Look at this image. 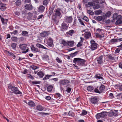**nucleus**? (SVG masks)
<instances>
[{
  "mask_svg": "<svg viewBox=\"0 0 122 122\" xmlns=\"http://www.w3.org/2000/svg\"><path fill=\"white\" fill-rule=\"evenodd\" d=\"M72 20L73 18L71 16H67L65 17V20L66 23H71L72 21Z\"/></svg>",
  "mask_w": 122,
  "mask_h": 122,
  "instance_id": "nucleus-9",
  "label": "nucleus"
},
{
  "mask_svg": "<svg viewBox=\"0 0 122 122\" xmlns=\"http://www.w3.org/2000/svg\"><path fill=\"white\" fill-rule=\"evenodd\" d=\"M112 14V13L110 11H108L105 14L106 17H109Z\"/></svg>",
  "mask_w": 122,
  "mask_h": 122,
  "instance_id": "nucleus-54",
  "label": "nucleus"
},
{
  "mask_svg": "<svg viewBox=\"0 0 122 122\" xmlns=\"http://www.w3.org/2000/svg\"><path fill=\"white\" fill-rule=\"evenodd\" d=\"M74 41H68L67 46H68L71 47L73 46H74Z\"/></svg>",
  "mask_w": 122,
  "mask_h": 122,
  "instance_id": "nucleus-36",
  "label": "nucleus"
},
{
  "mask_svg": "<svg viewBox=\"0 0 122 122\" xmlns=\"http://www.w3.org/2000/svg\"><path fill=\"white\" fill-rule=\"evenodd\" d=\"M18 33V31L16 30H14L13 32H10V33L12 35H16Z\"/></svg>",
  "mask_w": 122,
  "mask_h": 122,
  "instance_id": "nucleus-53",
  "label": "nucleus"
},
{
  "mask_svg": "<svg viewBox=\"0 0 122 122\" xmlns=\"http://www.w3.org/2000/svg\"><path fill=\"white\" fill-rule=\"evenodd\" d=\"M95 13L96 15H99L102 13V11L100 10H98L95 11Z\"/></svg>",
  "mask_w": 122,
  "mask_h": 122,
  "instance_id": "nucleus-49",
  "label": "nucleus"
},
{
  "mask_svg": "<svg viewBox=\"0 0 122 122\" xmlns=\"http://www.w3.org/2000/svg\"><path fill=\"white\" fill-rule=\"evenodd\" d=\"M8 88L9 89L11 90L12 91V92H11V93H13L16 95L22 94V92L18 90L17 87L10 85L8 86Z\"/></svg>",
  "mask_w": 122,
  "mask_h": 122,
  "instance_id": "nucleus-1",
  "label": "nucleus"
},
{
  "mask_svg": "<svg viewBox=\"0 0 122 122\" xmlns=\"http://www.w3.org/2000/svg\"><path fill=\"white\" fill-rule=\"evenodd\" d=\"M36 109L39 111H42L44 108L41 105H38L36 106Z\"/></svg>",
  "mask_w": 122,
  "mask_h": 122,
  "instance_id": "nucleus-33",
  "label": "nucleus"
},
{
  "mask_svg": "<svg viewBox=\"0 0 122 122\" xmlns=\"http://www.w3.org/2000/svg\"><path fill=\"white\" fill-rule=\"evenodd\" d=\"M31 49L32 51H34L36 52H39L40 51V50L38 49L37 48L35 47L33 45H31Z\"/></svg>",
  "mask_w": 122,
  "mask_h": 122,
  "instance_id": "nucleus-17",
  "label": "nucleus"
},
{
  "mask_svg": "<svg viewBox=\"0 0 122 122\" xmlns=\"http://www.w3.org/2000/svg\"><path fill=\"white\" fill-rule=\"evenodd\" d=\"M75 33V31L73 30H70L68 32H66V34L68 35H70L71 36L73 34Z\"/></svg>",
  "mask_w": 122,
  "mask_h": 122,
  "instance_id": "nucleus-29",
  "label": "nucleus"
},
{
  "mask_svg": "<svg viewBox=\"0 0 122 122\" xmlns=\"http://www.w3.org/2000/svg\"><path fill=\"white\" fill-rule=\"evenodd\" d=\"M53 86L52 85H50L48 86L47 88V90L48 92H51L52 91L53 88Z\"/></svg>",
  "mask_w": 122,
  "mask_h": 122,
  "instance_id": "nucleus-26",
  "label": "nucleus"
},
{
  "mask_svg": "<svg viewBox=\"0 0 122 122\" xmlns=\"http://www.w3.org/2000/svg\"><path fill=\"white\" fill-rule=\"evenodd\" d=\"M68 26L67 24L63 22L61 24V30L64 31L67 30Z\"/></svg>",
  "mask_w": 122,
  "mask_h": 122,
  "instance_id": "nucleus-7",
  "label": "nucleus"
},
{
  "mask_svg": "<svg viewBox=\"0 0 122 122\" xmlns=\"http://www.w3.org/2000/svg\"><path fill=\"white\" fill-rule=\"evenodd\" d=\"M96 117L97 120L99 119L100 118H103L101 113H97L96 115Z\"/></svg>",
  "mask_w": 122,
  "mask_h": 122,
  "instance_id": "nucleus-34",
  "label": "nucleus"
},
{
  "mask_svg": "<svg viewBox=\"0 0 122 122\" xmlns=\"http://www.w3.org/2000/svg\"><path fill=\"white\" fill-rule=\"evenodd\" d=\"M61 9L60 8H58L56 9H55L54 11L55 13L53 15L55 17L58 16L60 17L61 15V13L60 11L61 10Z\"/></svg>",
  "mask_w": 122,
  "mask_h": 122,
  "instance_id": "nucleus-6",
  "label": "nucleus"
},
{
  "mask_svg": "<svg viewBox=\"0 0 122 122\" xmlns=\"http://www.w3.org/2000/svg\"><path fill=\"white\" fill-rule=\"evenodd\" d=\"M9 54H10V56H12V58L14 59H15L16 57V56L15 54H14L12 52H10L9 51H6Z\"/></svg>",
  "mask_w": 122,
  "mask_h": 122,
  "instance_id": "nucleus-35",
  "label": "nucleus"
},
{
  "mask_svg": "<svg viewBox=\"0 0 122 122\" xmlns=\"http://www.w3.org/2000/svg\"><path fill=\"white\" fill-rule=\"evenodd\" d=\"M71 88L68 87L67 88L66 91L68 93H70L71 91Z\"/></svg>",
  "mask_w": 122,
  "mask_h": 122,
  "instance_id": "nucleus-64",
  "label": "nucleus"
},
{
  "mask_svg": "<svg viewBox=\"0 0 122 122\" xmlns=\"http://www.w3.org/2000/svg\"><path fill=\"white\" fill-rule=\"evenodd\" d=\"M52 19L53 21L54 22V23L56 25H57L58 22V21L56 19V17H55L54 18H52Z\"/></svg>",
  "mask_w": 122,
  "mask_h": 122,
  "instance_id": "nucleus-46",
  "label": "nucleus"
},
{
  "mask_svg": "<svg viewBox=\"0 0 122 122\" xmlns=\"http://www.w3.org/2000/svg\"><path fill=\"white\" fill-rule=\"evenodd\" d=\"M94 19L98 21H102V16H95L94 17Z\"/></svg>",
  "mask_w": 122,
  "mask_h": 122,
  "instance_id": "nucleus-20",
  "label": "nucleus"
},
{
  "mask_svg": "<svg viewBox=\"0 0 122 122\" xmlns=\"http://www.w3.org/2000/svg\"><path fill=\"white\" fill-rule=\"evenodd\" d=\"M28 104L30 107H34L36 106L35 103L31 101H29L28 103Z\"/></svg>",
  "mask_w": 122,
  "mask_h": 122,
  "instance_id": "nucleus-21",
  "label": "nucleus"
},
{
  "mask_svg": "<svg viewBox=\"0 0 122 122\" xmlns=\"http://www.w3.org/2000/svg\"><path fill=\"white\" fill-rule=\"evenodd\" d=\"M97 45L98 46L97 44L91 45L90 49L92 51L95 50L97 48Z\"/></svg>",
  "mask_w": 122,
  "mask_h": 122,
  "instance_id": "nucleus-18",
  "label": "nucleus"
},
{
  "mask_svg": "<svg viewBox=\"0 0 122 122\" xmlns=\"http://www.w3.org/2000/svg\"><path fill=\"white\" fill-rule=\"evenodd\" d=\"M119 39H113L110 40L111 43H115L116 42H119Z\"/></svg>",
  "mask_w": 122,
  "mask_h": 122,
  "instance_id": "nucleus-38",
  "label": "nucleus"
},
{
  "mask_svg": "<svg viewBox=\"0 0 122 122\" xmlns=\"http://www.w3.org/2000/svg\"><path fill=\"white\" fill-rule=\"evenodd\" d=\"M50 34V32L49 31H44L40 33L41 36L42 37H45L48 36Z\"/></svg>",
  "mask_w": 122,
  "mask_h": 122,
  "instance_id": "nucleus-8",
  "label": "nucleus"
},
{
  "mask_svg": "<svg viewBox=\"0 0 122 122\" xmlns=\"http://www.w3.org/2000/svg\"><path fill=\"white\" fill-rule=\"evenodd\" d=\"M45 8V7L43 5H41L38 7V10L39 12L42 13L44 12Z\"/></svg>",
  "mask_w": 122,
  "mask_h": 122,
  "instance_id": "nucleus-14",
  "label": "nucleus"
},
{
  "mask_svg": "<svg viewBox=\"0 0 122 122\" xmlns=\"http://www.w3.org/2000/svg\"><path fill=\"white\" fill-rule=\"evenodd\" d=\"M121 20H117L116 22L115 23V24L116 25H118L120 24H121Z\"/></svg>",
  "mask_w": 122,
  "mask_h": 122,
  "instance_id": "nucleus-62",
  "label": "nucleus"
},
{
  "mask_svg": "<svg viewBox=\"0 0 122 122\" xmlns=\"http://www.w3.org/2000/svg\"><path fill=\"white\" fill-rule=\"evenodd\" d=\"M118 16V14L117 13H115L113 15L112 18L113 19L116 20L117 19V17Z\"/></svg>",
  "mask_w": 122,
  "mask_h": 122,
  "instance_id": "nucleus-44",
  "label": "nucleus"
},
{
  "mask_svg": "<svg viewBox=\"0 0 122 122\" xmlns=\"http://www.w3.org/2000/svg\"><path fill=\"white\" fill-rule=\"evenodd\" d=\"M118 110H111L110 111L108 112V116L110 117H112L113 116H116L118 115V114L117 112Z\"/></svg>",
  "mask_w": 122,
  "mask_h": 122,
  "instance_id": "nucleus-4",
  "label": "nucleus"
},
{
  "mask_svg": "<svg viewBox=\"0 0 122 122\" xmlns=\"http://www.w3.org/2000/svg\"><path fill=\"white\" fill-rule=\"evenodd\" d=\"M61 44H62L64 46H67L68 41L66 42L64 40H62L61 41Z\"/></svg>",
  "mask_w": 122,
  "mask_h": 122,
  "instance_id": "nucleus-37",
  "label": "nucleus"
},
{
  "mask_svg": "<svg viewBox=\"0 0 122 122\" xmlns=\"http://www.w3.org/2000/svg\"><path fill=\"white\" fill-rule=\"evenodd\" d=\"M55 7L53 5L51 7H50L49 8V13L50 15H51L52 14Z\"/></svg>",
  "mask_w": 122,
  "mask_h": 122,
  "instance_id": "nucleus-19",
  "label": "nucleus"
},
{
  "mask_svg": "<svg viewBox=\"0 0 122 122\" xmlns=\"http://www.w3.org/2000/svg\"><path fill=\"white\" fill-rule=\"evenodd\" d=\"M79 52L78 51H77L73 53H72L70 54V56L71 57H74L77 55L78 52Z\"/></svg>",
  "mask_w": 122,
  "mask_h": 122,
  "instance_id": "nucleus-39",
  "label": "nucleus"
},
{
  "mask_svg": "<svg viewBox=\"0 0 122 122\" xmlns=\"http://www.w3.org/2000/svg\"><path fill=\"white\" fill-rule=\"evenodd\" d=\"M37 74L40 78H42L44 75V73L41 71H40L37 72Z\"/></svg>",
  "mask_w": 122,
  "mask_h": 122,
  "instance_id": "nucleus-22",
  "label": "nucleus"
},
{
  "mask_svg": "<svg viewBox=\"0 0 122 122\" xmlns=\"http://www.w3.org/2000/svg\"><path fill=\"white\" fill-rule=\"evenodd\" d=\"M25 9L28 10H32L33 9V6L31 4H26L24 6Z\"/></svg>",
  "mask_w": 122,
  "mask_h": 122,
  "instance_id": "nucleus-11",
  "label": "nucleus"
},
{
  "mask_svg": "<svg viewBox=\"0 0 122 122\" xmlns=\"http://www.w3.org/2000/svg\"><path fill=\"white\" fill-rule=\"evenodd\" d=\"M21 35L24 36H28V32L26 31H22V33H21Z\"/></svg>",
  "mask_w": 122,
  "mask_h": 122,
  "instance_id": "nucleus-25",
  "label": "nucleus"
},
{
  "mask_svg": "<svg viewBox=\"0 0 122 122\" xmlns=\"http://www.w3.org/2000/svg\"><path fill=\"white\" fill-rule=\"evenodd\" d=\"M50 77L49 76V75H45V77L43 79V80H45L47 79H49Z\"/></svg>",
  "mask_w": 122,
  "mask_h": 122,
  "instance_id": "nucleus-60",
  "label": "nucleus"
},
{
  "mask_svg": "<svg viewBox=\"0 0 122 122\" xmlns=\"http://www.w3.org/2000/svg\"><path fill=\"white\" fill-rule=\"evenodd\" d=\"M94 89L93 87L91 86H89L87 87V89L88 91L92 90Z\"/></svg>",
  "mask_w": 122,
  "mask_h": 122,
  "instance_id": "nucleus-50",
  "label": "nucleus"
},
{
  "mask_svg": "<svg viewBox=\"0 0 122 122\" xmlns=\"http://www.w3.org/2000/svg\"><path fill=\"white\" fill-rule=\"evenodd\" d=\"M56 60L57 62L58 63H62V60H61L58 57H57Z\"/></svg>",
  "mask_w": 122,
  "mask_h": 122,
  "instance_id": "nucleus-59",
  "label": "nucleus"
},
{
  "mask_svg": "<svg viewBox=\"0 0 122 122\" xmlns=\"http://www.w3.org/2000/svg\"><path fill=\"white\" fill-rule=\"evenodd\" d=\"M108 97L110 99H113L115 97L114 96L113 94L112 93H110L109 94Z\"/></svg>",
  "mask_w": 122,
  "mask_h": 122,
  "instance_id": "nucleus-56",
  "label": "nucleus"
},
{
  "mask_svg": "<svg viewBox=\"0 0 122 122\" xmlns=\"http://www.w3.org/2000/svg\"><path fill=\"white\" fill-rule=\"evenodd\" d=\"M87 111L85 110H83L82 111L81 113L80 114L81 116H82V115H86L87 113Z\"/></svg>",
  "mask_w": 122,
  "mask_h": 122,
  "instance_id": "nucleus-52",
  "label": "nucleus"
},
{
  "mask_svg": "<svg viewBox=\"0 0 122 122\" xmlns=\"http://www.w3.org/2000/svg\"><path fill=\"white\" fill-rule=\"evenodd\" d=\"M70 82V81L67 80H66L65 79L62 80H60V84L63 85H65L66 84H68Z\"/></svg>",
  "mask_w": 122,
  "mask_h": 122,
  "instance_id": "nucleus-15",
  "label": "nucleus"
},
{
  "mask_svg": "<svg viewBox=\"0 0 122 122\" xmlns=\"http://www.w3.org/2000/svg\"><path fill=\"white\" fill-rule=\"evenodd\" d=\"M28 15L27 16V19L28 20H30L32 19V17L33 16V13L30 12H29L28 13Z\"/></svg>",
  "mask_w": 122,
  "mask_h": 122,
  "instance_id": "nucleus-24",
  "label": "nucleus"
},
{
  "mask_svg": "<svg viewBox=\"0 0 122 122\" xmlns=\"http://www.w3.org/2000/svg\"><path fill=\"white\" fill-rule=\"evenodd\" d=\"M19 47L20 50L23 51H22V53L25 54L29 51V48L27 47L26 44H20L19 46Z\"/></svg>",
  "mask_w": 122,
  "mask_h": 122,
  "instance_id": "nucleus-2",
  "label": "nucleus"
},
{
  "mask_svg": "<svg viewBox=\"0 0 122 122\" xmlns=\"http://www.w3.org/2000/svg\"><path fill=\"white\" fill-rule=\"evenodd\" d=\"M103 118H104L107 116V112H102L101 113Z\"/></svg>",
  "mask_w": 122,
  "mask_h": 122,
  "instance_id": "nucleus-41",
  "label": "nucleus"
},
{
  "mask_svg": "<svg viewBox=\"0 0 122 122\" xmlns=\"http://www.w3.org/2000/svg\"><path fill=\"white\" fill-rule=\"evenodd\" d=\"M1 21L3 24H6L8 21V19H5L2 17L1 19Z\"/></svg>",
  "mask_w": 122,
  "mask_h": 122,
  "instance_id": "nucleus-27",
  "label": "nucleus"
},
{
  "mask_svg": "<svg viewBox=\"0 0 122 122\" xmlns=\"http://www.w3.org/2000/svg\"><path fill=\"white\" fill-rule=\"evenodd\" d=\"M103 57V56L101 55L100 56L96 58L99 64H102L103 63V61L102 59Z\"/></svg>",
  "mask_w": 122,
  "mask_h": 122,
  "instance_id": "nucleus-12",
  "label": "nucleus"
},
{
  "mask_svg": "<svg viewBox=\"0 0 122 122\" xmlns=\"http://www.w3.org/2000/svg\"><path fill=\"white\" fill-rule=\"evenodd\" d=\"M61 95L59 93H56L54 95V97L56 99H57L58 97H61Z\"/></svg>",
  "mask_w": 122,
  "mask_h": 122,
  "instance_id": "nucleus-47",
  "label": "nucleus"
},
{
  "mask_svg": "<svg viewBox=\"0 0 122 122\" xmlns=\"http://www.w3.org/2000/svg\"><path fill=\"white\" fill-rule=\"evenodd\" d=\"M107 56L108 59L109 60H112L114 59V57L112 56L111 54H108L107 55Z\"/></svg>",
  "mask_w": 122,
  "mask_h": 122,
  "instance_id": "nucleus-32",
  "label": "nucleus"
},
{
  "mask_svg": "<svg viewBox=\"0 0 122 122\" xmlns=\"http://www.w3.org/2000/svg\"><path fill=\"white\" fill-rule=\"evenodd\" d=\"M41 82V81H32V85H34V84H40Z\"/></svg>",
  "mask_w": 122,
  "mask_h": 122,
  "instance_id": "nucleus-51",
  "label": "nucleus"
},
{
  "mask_svg": "<svg viewBox=\"0 0 122 122\" xmlns=\"http://www.w3.org/2000/svg\"><path fill=\"white\" fill-rule=\"evenodd\" d=\"M11 40L14 42H16L18 41V38L17 37L13 36L11 37Z\"/></svg>",
  "mask_w": 122,
  "mask_h": 122,
  "instance_id": "nucleus-40",
  "label": "nucleus"
},
{
  "mask_svg": "<svg viewBox=\"0 0 122 122\" xmlns=\"http://www.w3.org/2000/svg\"><path fill=\"white\" fill-rule=\"evenodd\" d=\"M102 76L100 74H96L95 76V77L97 79H101L102 80H104V78L103 77H102Z\"/></svg>",
  "mask_w": 122,
  "mask_h": 122,
  "instance_id": "nucleus-23",
  "label": "nucleus"
},
{
  "mask_svg": "<svg viewBox=\"0 0 122 122\" xmlns=\"http://www.w3.org/2000/svg\"><path fill=\"white\" fill-rule=\"evenodd\" d=\"M94 4L93 2H88V5L90 6H93V5H94Z\"/></svg>",
  "mask_w": 122,
  "mask_h": 122,
  "instance_id": "nucleus-61",
  "label": "nucleus"
},
{
  "mask_svg": "<svg viewBox=\"0 0 122 122\" xmlns=\"http://www.w3.org/2000/svg\"><path fill=\"white\" fill-rule=\"evenodd\" d=\"M89 99L91 102L93 104H97L99 101L98 98L96 96L92 97Z\"/></svg>",
  "mask_w": 122,
  "mask_h": 122,
  "instance_id": "nucleus-5",
  "label": "nucleus"
},
{
  "mask_svg": "<svg viewBox=\"0 0 122 122\" xmlns=\"http://www.w3.org/2000/svg\"><path fill=\"white\" fill-rule=\"evenodd\" d=\"M68 115L70 116L73 117L74 116V113L71 111H69L68 113Z\"/></svg>",
  "mask_w": 122,
  "mask_h": 122,
  "instance_id": "nucleus-55",
  "label": "nucleus"
},
{
  "mask_svg": "<svg viewBox=\"0 0 122 122\" xmlns=\"http://www.w3.org/2000/svg\"><path fill=\"white\" fill-rule=\"evenodd\" d=\"M95 36L97 38H99L101 39L102 37H104V35H100L98 33H96L95 34Z\"/></svg>",
  "mask_w": 122,
  "mask_h": 122,
  "instance_id": "nucleus-30",
  "label": "nucleus"
},
{
  "mask_svg": "<svg viewBox=\"0 0 122 122\" xmlns=\"http://www.w3.org/2000/svg\"><path fill=\"white\" fill-rule=\"evenodd\" d=\"M30 67L31 68H32L34 70H35L36 69L38 68V67L37 66L34 65H32L30 66Z\"/></svg>",
  "mask_w": 122,
  "mask_h": 122,
  "instance_id": "nucleus-57",
  "label": "nucleus"
},
{
  "mask_svg": "<svg viewBox=\"0 0 122 122\" xmlns=\"http://www.w3.org/2000/svg\"><path fill=\"white\" fill-rule=\"evenodd\" d=\"M121 49L119 47L117 49L115 52V53L116 54L119 53Z\"/></svg>",
  "mask_w": 122,
  "mask_h": 122,
  "instance_id": "nucleus-58",
  "label": "nucleus"
},
{
  "mask_svg": "<svg viewBox=\"0 0 122 122\" xmlns=\"http://www.w3.org/2000/svg\"><path fill=\"white\" fill-rule=\"evenodd\" d=\"M80 58H74L73 61V62L75 64H76L78 65Z\"/></svg>",
  "mask_w": 122,
  "mask_h": 122,
  "instance_id": "nucleus-31",
  "label": "nucleus"
},
{
  "mask_svg": "<svg viewBox=\"0 0 122 122\" xmlns=\"http://www.w3.org/2000/svg\"><path fill=\"white\" fill-rule=\"evenodd\" d=\"M91 36V34L90 32H88L85 35L84 37L86 39H87Z\"/></svg>",
  "mask_w": 122,
  "mask_h": 122,
  "instance_id": "nucleus-28",
  "label": "nucleus"
},
{
  "mask_svg": "<svg viewBox=\"0 0 122 122\" xmlns=\"http://www.w3.org/2000/svg\"><path fill=\"white\" fill-rule=\"evenodd\" d=\"M38 114H41V115H49V114L48 113H45L44 112H39L38 113Z\"/></svg>",
  "mask_w": 122,
  "mask_h": 122,
  "instance_id": "nucleus-63",
  "label": "nucleus"
},
{
  "mask_svg": "<svg viewBox=\"0 0 122 122\" xmlns=\"http://www.w3.org/2000/svg\"><path fill=\"white\" fill-rule=\"evenodd\" d=\"M6 5L2 2L0 3V9L2 11L5 10L7 8L6 6Z\"/></svg>",
  "mask_w": 122,
  "mask_h": 122,
  "instance_id": "nucleus-13",
  "label": "nucleus"
},
{
  "mask_svg": "<svg viewBox=\"0 0 122 122\" xmlns=\"http://www.w3.org/2000/svg\"><path fill=\"white\" fill-rule=\"evenodd\" d=\"M47 45L49 46L52 47L53 46V40L51 38L49 37L47 40Z\"/></svg>",
  "mask_w": 122,
  "mask_h": 122,
  "instance_id": "nucleus-10",
  "label": "nucleus"
},
{
  "mask_svg": "<svg viewBox=\"0 0 122 122\" xmlns=\"http://www.w3.org/2000/svg\"><path fill=\"white\" fill-rule=\"evenodd\" d=\"M17 45V44L16 43H12L11 45V47L13 49L15 50L16 48Z\"/></svg>",
  "mask_w": 122,
  "mask_h": 122,
  "instance_id": "nucleus-43",
  "label": "nucleus"
},
{
  "mask_svg": "<svg viewBox=\"0 0 122 122\" xmlns=\"http://www.w3.org/2000/svg\"><path fill=\"white\" fill-rule=\"evenodd\" d=\"M85 61H86L85 60L80 58L77 65L81 66H83L84 65Z\"/></svg>",
  "mask_w": 122,
  "mask_h": 122,
  "instance_id": "nucleus-16",
  "label": "nucleus"
},
{
  "mask_svg": "<svg viewBox=\"0 0 122 122\" xmlns=\"http://www.w3.org/2000/svg\"><path fill=\"white\" fill-rule=\"evenodd\" d=\"M49 2V0H44L42 3L44 5L47 6Z\"/></svg>",
  "mask_w": 122,
  "mask_h": 122,
  "instance_id": "nucleus-42",
  "label": "nucleus"
},
{
  "mask_svg": "<svg viewBox=\"0 0 122 122\" xmlns=\"http://www.w3.org/2000/svg\"><path fill=\"white\" fill-rule=\"evenodd\" d=\"M21 2L20 0H17L15 2V5L17 6H19L21 4Z\"/></svg>",
  "mask_w": 122,
  "mask_h": 122,
  "instance_id": "nucleus-45",
  "label": "nucleus"
},
{
  "mask_svg": "<svg viewBox=\"0 0 122 122\" xmlns=\"http://www.w3.org/2000/svg\"><path fill=\"white\" fill-rule=\"evenodd\" d=\"M105 86L101 84L99 87V90L98 89V86L94 89V91L96 93L101 94L104 92L105 89Z\"/></svg>",
  "mask_w": 122,
  "mask_h": 122,
  "instance_id": "nucleus-3",
  "label": "nucleus"
},
{
  "mask_svg": "<svg viewBox=\"0 0 122 122\" xmlns=\"http://www.w3.org/2000/svg\"><path fill=\"white\" fill-rule=\"evenodd\" d=\"M93 8L94 9H98L100 7V5L98 4H95V3L94 4V5H93Z\"/></svg>",
  "mask_w": 122,
  "mask_h": 122,
  "instance_id": "nucleus-48",
  "label": "nucleus"
}]
</instances>
